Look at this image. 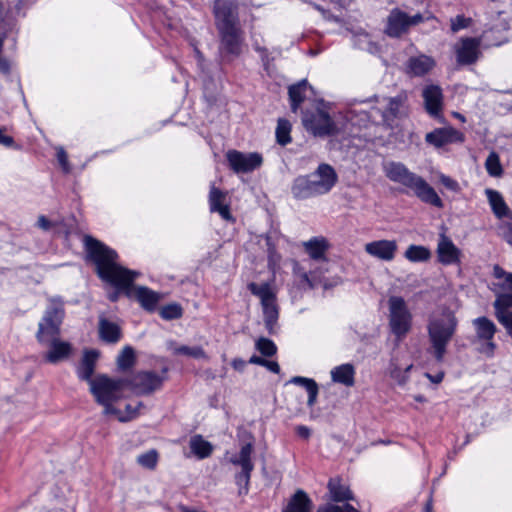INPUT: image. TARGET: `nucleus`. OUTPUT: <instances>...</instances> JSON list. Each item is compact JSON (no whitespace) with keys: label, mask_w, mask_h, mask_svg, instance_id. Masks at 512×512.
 Returning <instances> with one entry per match:
<instances>
[{"label":"nucleus","mask_w":512,"mask_h":512,"mask_svg":"<svg viewBox=\"0 0 512 512\" xmlns=\"http://www.w3.org/2000/svg\"><path fill=\"white\" fill-rule=\"evenodd\" d=\"M83 242L85 260L94 267L95 274L102 282L135 299L144 310L155 311L161 294L146 286H135L134 281L140 275L138 271L120 265L118 253L92 236L85 235Z\"/></svg>","instance_id":"nucleus-1"},{"label":"nucleus","mask_w":512,"mask_h":512,"mask_svg":"<svg viewBox=\"0 0 512 512\" xmlns=\"http://www.w3.org/2000/svg\"><path fill=\"white\" fill-rule=\"evenodd\" d=\"M237 0H214L213 15L219 37L221 62L230 63L242 54L244 31L239 19Z\"/></svg>","instance_id":"nucleus-2"},{"label":"nucleus","mask_w":512,"mask_h":512,"mask_svg":"<svg viewBox=\"0 0 512 512\" xmlns=\"http://www.w3.org/2000/svg\"><path fill=\"white\" fill-rule=\"evenodd\" d=\"M458 327V319L449 307H442L428 318L427 334L430 343V353L441 363L447 353V347L453 339Z\"/></svg>","instance_id":"nucleus-3"},{"label":"nucleus","mask_w":512,"mask_h":512,"mask_svg":"<svg viewBox=\"0 0 512 512\" xmlns=\"http://www.w3.org/2000/svg\"><path fill=\"white\" fill-rule=\"evenodd\" d=\"M383 169L389 180L413 191L421 201L438 208L443 206L442 200L434 188L421 176L411 172L403 163L391 161L386 163Z\"/></svg>","instance_id":"nucleus-4"},{"label":"nucleus","mask_w":512,"mask_h":512,"mask_svg":"<svg viewBox=\"0 0 512 512\" xmlns=\"http://www.w3.org/2000/svg\"><path fill=\"white\" fill-rule=\"evenodd\" d=\"M126 386L125 379H112L105 374H100L91 381L90 392L96 402L104 407L105 415H118L120 411L113 406V403L122 398Z\"/></svg>","instance_id":"nucleus-5"},{"label":"nucleus","mask_w":512,"mask_h":512,"mask_svg":"<svg viewBox=\"0 0 512 512\" xmlns=\"http://www.w3.org/2000/svg\"><path fill=\"white\" fill-rule=\"evenodd\" d=\"M248 289L253 295L260 299L266 329L270 334L274 333V328L279 316V310L276 303V295L272 291L270 284H257L255 282H251L248 284Z\"/></svg>","instance_id":"nucleus-6"},{"label":"nucleus","mask_w":512,"mask_h":512,"mask_svg":"<svg viewBox=\"0 0 512 512\" xmlns=\"http://www.w3.org/2000/svg\"><path fill=\"white\" fill-rule=\"evenodd\" d=\"M389 304V326L398 338L406 336L412 326V314L405 300L400 296H391Z\"/></svg>","instance_id":"nucleus-7"},{"label":"nucleus","mask_w":512,"mask_h":512,"mask_svg":"<svg viewBox=\"0 0 512 512\" xmlns=\"http://www.w3.org/2000/svg\"><path fill=\"white\" fill-rule=\"evenodd\" d=\"M167 369L164 368L162 375L155 371H140L130 378H125L127 387L137 395H150L161 389L166 377Z\"/></svg>","instance_id":"nucleus-8"},{"label":"nucleus","mask_w":512,"mask_h":512,"mask_svg":"<svg viewBox=\"0 0 512 512\" xmlns=\"http://www.w3.org/2000/svg\"><path fill=\"white\" fill-rule=\"evenodd\" d=\"M472 325L475 330L476 341L480 343L478 352L489 358L493 357L497 347L494 342V336L497 332L495 323L486 316H481L473 319Z\"/></svg>","instance_id":"nucleus-9"},{"label":"nucleus","mask_w":512,"mask_h":512,"mask_svg":"<svg viewBox=\"0 0 512 512\" xmlns=\"http://www.w3.org/2000/svg\"><path fill=\"white\" fill-rule=\"evenodd\" d=\"M422 22H424V17L421 13L409 16L406 12L400 10L399 8H394L390 11L387 17L385 33L389 37L399 38L403 34H406L410 27L418 25Z\"/></svg>","instance_id":"nucleus-10"},{"label":"nucleus","mask_w":512,"mask_h":512,"mask_svg":"<svg viewBox=\"0 0 512 512\" xmlns=\"http://www.w3.org/2000/svg\"><path fill=\"white\" fill-rule=\"evenodd\" d=\"M305 129L314 136H330L337 132V126L330 115L322 109L305 111L302 117Z\"/></svg>","instance_id":"nucleus-11"},{"label":"nucleus","mask_w":512,"mask_h":512,"mask_svg":"<svg viewBox=\"0 0 512 512\" xmlns=\"http://www.w3.org/2000/svg\"><path fill=\"white\" fill-rule=\"evenodd\" d=\"M502 15L503 13L499 12L497 17L488 24L482 34L477 37L482 44V48L497 47L507 41V32L510 29V25Z\"/></svg>","instance_id":"nucleus-12"},{"label":"nucleus","mask_w":512,"mask_h":512,"mask_svg":"<svg viewBox=\"0 0 512 512\" xmlns=\"http://www.w3.org/2000/svg\"><path fill=\"white\" fill-rule=\"evenodd\" d=\"M482 44L477 37H462L454 46L457 64L468 66L475 64L481 57Z\"/></svg>","instance_id":"nucleus-13"},{"label":"nucleus","mask_w":512,"mask_h":512,"mask_svg":"<svg viewBox=\"0 0 512 512\" xmlns=\"http://www.w3.org/2000/svg\"><path fill=\"white\" fill-rule=\"evenodd\" d=\"M386 100L387 105L382 112V117L385 124L392 126L396 119H401L408 115V93L403 90L396 96L389 97Z\"/></svg>","instance_id":"nucleus-14"},{"label":"nucleus","mask_w":512,"mask_h":512,"mask_svg":"<svg viewBox=\"0 0 512 512\" xmlns=\"http://www.w3.org/2000/svg\"><path fill=\"white\" fill-rule=\"evenodd\" d=\"M307 176L311 180L318 195H323L331 191L338 180L335 169L326 163L320 164L312 174Z\"/></svg>","instance_id":"nucleus-15"},{"label":"nucleus","mask_w":512,"mask_h":512,"mask_svg":"<svg viewBox=\"0 0 512 512\" xmlns=\"http://www.w3.org/2000/svg\"><path fill=\"white\" fill-rule=\"evenodd\" d=\"M230 168L236 173L251 172L262 163V157L258 153H242L237 150H230L226 154Z\"/></svg>","instance_id":"nucleus-16"},{"label":"nucleus","mask_w":512,"mask_h":512,"mask_svg":"<svg viewBox=\"0 0 512 512\" xmlns=\"http://www.w3.org/2000/svg\"><path fill=\"white\" fill-rule=\"evenodd\" d=\"M427 144L435 147L442 148L448 144L463 143L465 135L452 126L435 128L425 135Z\"/></svg>","instance_id":"nucleus-17"},{"label":"nucleus","mask_w":512,"mask_h":512,"mask_svg":"<svg viewBox=\"0 0 512 512\" xmlns=\"http://www.w3.org/2000/svg\"><path fill=\"white\" fill-rule=\"evenodd\" d=\"M436 254L438 262L442 265H459L461 263V250L445 235V232L440 234Z\"/></svg>","instance_id":"nucleus-18"},{"label":"nucleus","mask_w":512,"mask_h":512,"mask_svg":"<svg viewBox=\"0 0 512 512\" xmlns=\"http://www.w3.org/2000/svg\"><path fill=\"white\" fill-rule=\"evenodd\" d=\"M398 245L395 240H376L365 245V252L382 261H392L395 258Z\"/></svg>","instance_id":"nucleus-19"},{"label":"nucleus","mask_w":512,"mask_h":512,"mask_svg":"<svg viewBox=\"0 0 512 512\" xmlns=\"http://www.w3.org/2000/svg\"><path fill=\"white\" fill-rule=\"evenodd\" d=\"M422 97L427 113L437 117L443 109V93L438 85H427L423 88Z\"/></svg>","instance_id":"nucleus-20"},{"label":"nucleus","mask_w":512,"mask_h":512,"mask_svg":"<svg viewBox=\"0 0 512 512\" xmlns=\"http://www.w3.org/2000/svg\"><path fill=\"white\" fill-rule=\"evenodd\" d=\"M46 346L49 347V350L44 354V360L51 364H57L67 359L72 352L71 344L62 341L60 337L51 339Z\"/></svg>","instance_id":"nucleus-21"},{"label":"nucleus","mask_w":512,"mask_h":512,"mask_svg":"<svg viewBox=\"0 0 512 512\" xmlns=\"http://www.w3.org/2000/svg\"><path fill=\"white\" fill-rule=\"evenodd\" d=\"M434 66L435 60L424 54L410 57L406 64L407 73L417 77L426 75Z\"/></svg>","instance_id":"nucleus-22"},{"label":"nucleus","mask_w":512,"mask_h":512,"mask_svg":"<svg viewBox=\"0 0 512 512\" xmlns=\"http://www.w3.org/2000/svg\"><path fill=\"white\" fill-rule=\"evenodd\" d=\"M48 302L41 319L61 329L65 317L64 302L59 297L50 298Z\"/></svg>","instance_id":"nucleus-23"},{"label":"nucleus","mask_w":512,"mask_h":512,"mask_svg":"<svg viewBox=\"0 0 512 512\" xmlns=\"http://www.w3.org/2000/svg\"><path fill=\"white\" fill-rule=\"evenodd\" d=\"M98 357L99 352L97 350H86L77 368L78 377L81 380L87 381L89 385H91V381L94 380L92 376L95 371Z\"/></svg>","instance_id":"nucleus-24"},{"label":"nucleus","mask_w":512,"mask_h":512,"mask_svg":"<svg viewBox=\"0 0 512 512\" xmlns=\"http://www.w3.org/2000/svg\"><path fill=\"white\" fill-rule=\"evenodd\" d=\"M209 205L210 210L212 212H218L224 221L232 220L229 207L226 204V193L222 192L214 185L210 188Z\"/></svg>","instance_id":"nucleus-25"},{"label":"nucleus","mask_w":512,"mask_h":512,"mask_svg":"<svg viewBox=\"0 0 512 512\" xmlns=\"http://www.w3.org/2000/svg\"><path fill=\"white\" fill-rule=\"evenodd\" d=\"M305 252L315 261L326 260V253L330 248L329 242L322 236L312 237L303 242Z\"/></svg>","instance_id":"nucleus-26"},{"label":"nucleus","mask_w":512,"mask_h":512,"mask_svg":"<svg viewBox=\"0 0 512 512\" xmlns=\"http://www.w3.org/2000/svg\"><path fill=\"white\" fill-rule=\"evenodd\" d=\"M98 330L100 339L106 343H117L122 336L121 328L104 317L99 319Z\"/></svg>","instance_id":"nucleus-27"},{"label":"nucleus","mask_w":512,"mask_h":512,"mask_svg":"<svg viewBox=\"0 0 512 512\" xmlns=\"http://www.w3.org/2000/svg\"><path fill=\"white\" fill-rule=\"evenodd\" d=\"M312 501L307 493L299 489L289 500L282 512H311Z\"/></svg>","instance_id":"nucleus-28"},{"label":"nucleus","mask_w":512,"mask_h":512,"mask_svg":"<svg viewBox=\"0 0 512 512\" xmlns=\"http://www.w3.org/2000/svg\"><path fill=\"white\" fill-rule=\"evenodd\" d=\"M331 378L335 383L351 387L355 383V368L350 363L336 366L331 370Z\"/></svg>","instance_id":"nucleus-29"},{"label":"nucleus","mask_w":512,"mask_h":512,"mask_svg":"<svg viewBox=\"0 0 512 512\" xmlns=\"http://www.w3.org/2000/svg\"><path fill=\"white\" fill-rule=\"evenodd\" d=\"M292 194L297 199L319 196L308 176L297 177L292 185Z\"/></svg>","instance_id":"nucleus-30"},{"label":"nucleus","mask_w":512,"mask_h":512,"mask_svg":"<svg viewBox=\"0 0 512 512\" xmlns=\"http://www.w3.org/2000/svg\"><path fill=\"white\" fill-rule=\"evenodd\" d=\"M308 89H312V87L308 84L307 80H301L289 87L288 95L292 112H297L298 108L306 98V92Z\"/></svg>","instance_id":"nucleus-31"},{"label":"nucleus","mask_w":512,"mask_h":512,"mask_svg":"<svg viewBox=\"0 0 512 512\" xmlns=\"http://www.w3.org/2000/svg\"><path fill=\"white\" fill-rule=\"evenodd\" d=\"M61 329L56 325L50 324L41 319L38 323V330L35 334L36 340L40 345H47L51 339L60 337Z\"/></svg>","instance_id":"nucleus-32"},{"label":"nucleus","mask_w":512,"mask_h":512,"mask_svg":"<svg viewBox=\"0 0 512 512\" xmlns=\"http://www.w3.org/2000/svg\"><path fill=\"white\" fill-rule=\"evenodd\" d=\"M328 490L330 498L334 502H344L354 499L352 491L347 486L343 485L339 479H330L328 482Z\"/></svg>","instance_id":"nucleus-33"},{"label":"nucleus","mask_w":512,"mask_h":512,"mask_svg":"<svg viewBox=\"0 0 512 512\" xmlns=\"http://www.w3.org/2000/svg\"><path fill=\"white\" fill-rule=\"evenodd\" d=\"M485 193L494 214L498 218L508 216L509 208L505 203L503 196L498 191L493 189H486Z\"/></svg>","instance_id":"nucleus-34"},{"label":"nucleus","mask_w":512,"mask_h":512,"mask_svg":"<svg viewBox=\"0 0 512 512\" xmlns=\"http://www.w3.org/2000/svg\"><path fill=\"white\" fill-rule=\"evenodd\" d=\"M189 447L198 459L209 457L213 451L211 443L206 441L201 435L192 436L189 441Z\"/></svg>","instance_id":"nucleus-35"},{"label":"nucleus","mask_w":512,"mask_h":512,"mask_svg":"<svg viewBox=\"0 0 512 512\" xmlns=\"http://www.w3.org/2000/svg\"><path fill=\"white\" fill-rule=\"evenodd\" d=\"M291 383L303 386L308 393L307 405L313 407L317 401L319 392L318 384L314 379L302 376H295L290 380Z\"/></svg>","instance_id":"nucleus-36"},{"label":"nucleus","mask_w":512,"mask_h":512,"mask_svg":"<svg viewBox=\"0 0 512 512\" xmlns=\"http://www.w3.org/2000/svg\"><path fill=\"white\" fill-rule=\"evenodd\" d=\"M431 251L429 248L422 245H409L404 253V257L413 263L427 262L431 258Z\"/></svg>","instance_id":"nucleus-37"},{"label":"nucleus","mask_w":512,"mask_h":512,"mask_svg":"<svg viewBox=\"0 0 512 512\" xmlns=\"http://www.w3.org/2000/svg\"><path fill=\"white\" fill-rule=\"evenodd\" d=\"M291 123L283 118L278 119L277 121V127L275 131L276 141L281 146H286L289 144L291 139Z\"/></svg>","instance_id":"nucleus-38"},{"label":"nucleus","mask_w":512,"mask_h":512,"mask_svg":"<svg viewBox=\"0 0 512 512\" xmlns=\"http://www.w3.org/2000/svg\"><path fill=\"white\" fill-rule=\"evenodd\" d=\"M253 451V446L251 443H246L241 447L240 453L238 457L231 458V463L234 465H239L241 468H246L247 470H253L254 465L251 461V454Z\"/></svg>","instance_id":"nucleus-39"},{"label":"nucleus","mask_w":512,"mask_h":512,"mask_svg":"<svg viewBox=\"0 0 512 512\" xmlns=\"http://www.w3.org/2000/svg\"><path fill=\"white\" fill-rule=\"evenodd\" d=\"M135 351L131 346H125L117 357V366L121 371L132 368L135 364Z\"/></svg>","instance_id":"nucleus-40"},{"label":"nucleus","mask_w":512,"mask_h":512,"mask_svg":"<svg viewBox=\"0 0 512 512\" xmlns=\"http://www.w3.org/2000/svg\"><path fill=\"white\" fill-rule=\"evenodd\" d=\"M494 309L495 316L498 319V316L507 315L510 311L508 308L512 307V294L510 293H500L497 295L494 301Z\"/></svg>","instance_id":"nucleus-41"},{"label":"nucleus","mask_w":512,"mask_h":512,"mask_svg":"<svg viewBox=\"0 0 512 512\" xmlns=\"http://www.w3.org/2000/svg\"><path fill=\"white\" fill-rule=\"evenodd\" d=\"M159 453L156 449H150L145 453L138 455L137 463L146 469L154 470L158 464Z\"/></svg>","instance_id":"nucleus-42"},{"label":"nucleus","mask_w":512,"mask_h":512,"mask_svg":"<svg viewBox=\"0 0 512 512\" xmlns=\"http://www.w3.org/2000/svg\"><path fill=\"white\" fill-rule=\"evenodd\" d=\"M487 173L492 177H499L503 173L502 165L497 153L491 152L485 161Z\"/></svg>","instance_id":"nucleus-43"},{"label":"nucleus","mask_w":512,"mask_h":512,"mask_svg":"<svg viewBox=\"0 0 512 512\" xmlns=\"http://www.w3.org/2000/svg\"><path fill=\"white\" fill-rule=\"evenodd\" d=\"M159 314L165 320H175L182 317L183 309L179 304L171 303L163 306Z\"/></svg>","instance_id":"nucleus-44"},{"label":"nucleus","mask_w":512,"mask_h":512,"mask_svg":"<svg viewBox=\"0 0 512 512\" xmlns=\"http://www.w3.org/2000/svg\"><path fill=\"white\" fill-rule=\"evenodd\" d=\"M174 353L177 355H186V356L196 358V359H201V358L206 359L207 358L206 352L200 346L190 347V346L182 345V346L175 348Z\"/></svg>","instance_id":"nucleus-45"},{"label":"nucleus","mask_w":512,"mask_h":512,"mask_svg":"<svg viewBox=\"0 0 512 512\" xmlns=\"http://www.w3.org/2000/svg\"><path fill=\"white\" fill-rule=\"evenodd\" d=\"M256 349L263 356H266V357L274 356L277 352V347H276L275 343L272 340L265 338V337H260L256 341Z\"/></svg>","instance_id":"nucleus-46"},{"label":"nucleus","mask_w":512,"mask_h":512,"mask_svg":"<svg viewBox=\"0 0 512 512\" xmlns=\"http://www.w3.org/2000/svg\"><path fill=\"white\" fill-rule=\"evenodd\" d=\"M353 37L355 38V45L360 49H368L371 44V38L367 32H365L361 28L357 29H348Z\"/></svg>","instance_id":"nucleus-47"},{"label":"nucleus","mask_w":512,"mask_h":512,"mask_svg":"<svg viewBox=\"0 0 512 512\" xmlns=\"http://www.w3.org/2000/svg\"><path fill=\"white\" fill-rule=\"evenodd\" d=\"M267 252H268V267L270 270L275 271L277 268H279L280 261H281V255L277 253L274 245L270 243V238L267 237Z\"/></svg>","instance_id":"nucleus-48"},{"label":"nucleus","mask_w":512,"mask_h":512,"mask_svg":"<svg viewBox=\"0 0 512 512\" xmlns=\"http://www.w3.org/2000/svg\"><path fill=\"white\" fill-rule=\"evenodd\" d=\"M316 512H360L354 506L349 503H345L342 506L335 504H325L320 506Z\"/></svg>","instance_id":"nucleus-49"},{"label":"nucleus","mask_w":512,"mask_h":512,"mask_svg":"<svg viewBox=\"0 0 512 512\" xmlns=\"http://www.w3.org/2000/svg\"><path fill=\"white\" fill-rule=\"evenodd\" d=\"M451 22V31L456 33L462 29H466L470 27L472 24V19L465 17L464 15H457L456 17L450 20Z\"/></svg>","instance_id":"nucleus-50"},{"label":"nucleus","mask_w":512,"mask_h":512,"mask_svg":"<svg viewBox=\"0 0 512 512\" xmlns=\"http://www.w3.org/2000/svg\"><path fill=\"white\" fill-rule=\"evenodd\" d=\"M252 470H247L246 468H242V471L235 476L236 484L239 487H244L245 493L248 492V485L251 477Z\"/></svg>","instance_id":"nucleus-51"},{"label":"nucleus","mask_w":512,"mask_h":512,"mask_svg":"<svg viewBox=\"0 0 512 512\" xmlns=\"http://www.w3.org/2000/svg\"><path fill=\"white\" fill-rule=\"evenodd\" d=\"M498 321L503 325L508 335L512 338V311L507 315L498 316Z\"/></svg>","instance_id":"nucleus-52"},{"label":"nucleus","mask_w":512,"mask_h":512,"mask_svg":"<svg viewBox=\"0 0 512 512\" xmlns=\"http://www.w3.org/2000/svg\"><path fill=\"white\" fill-rule=\"evenodd\" d=\"M57 159H58V162L61 165L62 169L66 173L69 172L70 168H69V164H68V156L62 147L57 149Z\"/></svg>","instance_id":"nucleus-53"},{"label":"nucleus","mask_w":512,"mask_h":512,"mask_svg":"<svg viewBox=\"0 0 512 512\" xmlns=\"http://www.w3.org/2000/svg\"><path fill=\"white\" fill-rule=\"evenodd\" d=\"M259 55L264 69L268 71L269 66L273 62L274 58L270 55L267 48L264 49V52H260Z\"/></svg>","instance_id":"nucleus-54"},{"label":"nucleus","mask_w":512,"mask_h":512,"mask_svg":"<svg viewBox=\"0 0 512 512\" xmlns=\"http://www.w3.org/2000/svg\"><path fill=\"white\" fill-rule=\"evenodd\" d=\"M441 183L449 190L456 191L459 187L457 181L453 180L452 178L442 175L440 177Z\"/></svg>","instance_id":"nucleus-55"},{"label":"nucleus","mask_w":512,"mask_h":512,"mask_svg":"<svg viewBox=\"0 0 512 512\" xmlns=\"http://www.w3.org/2000/svg\"><path fill=\"white\" fill-rule=\"evenodd\" d=\"M312 6H313L316 10H318V11L322 14V16H323L324 18L329 19V20H330V19H332V20H334V21H336V22H338V21H339V18H338V17L333 16V15H332L328 10L324 9L322 6H320V5H318V4H315V3H313V4H312Z\"/></svg>","instance_id":"nucleus-56"},{"label":"nucleus","mask_w":512,"mask_h":512,"mask_svg":"<svg viewBox=\"0 0 512 512\" xmlns=\"http://www.w3.org/2000/svg\"><path fill=\"white\" fill-rule=\"evenodd\" d=\"M296 433L299 437L303 439H308L311 435V430L307 426L299 425L296 427Z\"/></svg>","instance_id":"nucleus-57"},{"label":"nucleus","mask_w":512,"mask_h":512,"mask_svg":"<svg viewBox=\"0 0 512 512\" xmlns=\"http://www.w3.org/2000/svg\"><path fill=\"white\" fill-rule=\"evenodd\" d=\"M500 287L502 290L507 291L506 293L512 294V273L507 274Z\"/></svg>","instance_id":"nucleus-58"},{"label":"nucleus","mask_w":512,"mask_h":512,"mask_svg":"<svg viewBox=\"0 0 512 512\" xmlns=\"http://www.w3.org/2000/svg\"><path fill=\"white\" fill-rule=\"evenodd\" d=\"M0 144L5 147H12L14 145V139L11 136L4 135L2 129H0Z\"/></svg>","instance_id":"nucleus-59"},{"label":"nucleus","mask_w":512,"mask_h":512,"mask_svg":"<svg viewBox=\"0 0 512 512\" xmlns=\"http://www.w3.org/2000/svg\"><path fill=\"white\" fill-rule=\"evenodd\" d=\"M390 375L393 379L397 380L399 383L405 382V376L403 375L401 370L397 367H394L393 369H391Z\"/></svg>","instance_id":"nucleus-60"},{"label":"nucleus","mask_w":512,"mask_h":512,"mask_svg":"<svg viewBox=\"0 0 512 512\" xmlns=\"http://www.w3.org/2000/svg\"><path fill=\"white\" fill-rule=\"evenodd\" d=\"M269 371L278 374L280 372V366L276 361L266 360V363L263 365Z\"/></svg>","instance_id":"nucleus-61"},{"label":"nucleus","mask_w":512,"mask_h":512,"mask_svg":"<svg viewBox=\"0 0 512 512\" xmlns=\"http://www.w3.org/2000/svg\"><path fill=\"white\" fill-rule=\"evenodd\" d=\"M330 2L338 9H345L351 4V0H330Z\"/></svg>","instance_id":"nucleus-62"},{"label":"nucleus","mask_w":512,"mask_h":512,"mask_svg":"<svg viewBox=\"0 0 512 512\" xmlns=\"http://www.w3.org/2000/svg\"><path fill=\"white\" fill-rule=\"evenodd\" d=\"M246 366V362L240 358H236L232 361V367L237 371H243Z\"/></svg>","instance_id":"nucleus-63"},{"label":"nucleus","mask_w":512,"mask_h":512,"mask_svg":"<svg viewBox=\"0 0 512 512\" xmlns=\"http://www.w3.org/2000/svg\"><path fill=\"white\" fill-rule=\"evenodd\" d=\"M507 274H508V273H507V272H505V271H504L501 267H499L498 265H496V266L494 267V276H495V278H497V279L504 278V279H505V278H506V276H507Z\"/></svg>","instance_id":"nucleus-64"}]
</instances>
